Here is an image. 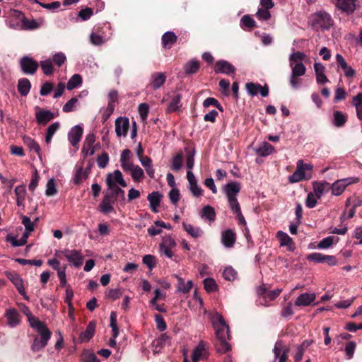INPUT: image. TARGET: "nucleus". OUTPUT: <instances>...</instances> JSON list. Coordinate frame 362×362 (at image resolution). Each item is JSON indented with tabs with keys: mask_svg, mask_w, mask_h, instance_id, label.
I'll return each instance as SVG.
<instances>
[{
	"mask_svg": "<svg viewBox=\"0 0 362 362\" xmlns=\"http://www.w3.org/2000/svg\"><path fill=\"white\" fill-rule=\"evenodd\" d=\"M30 325L40 334L39 337L35 338L32 346L34 351H38L45 346V325L38 318H30Z\"/></svg>",
	"mask_w": 362,
	"mask_h": 362,
	"instance_id": "1",
	"label": "nucleus"
},
{
	"mask_svg": "<svg viewBox=\"0 0 362 362\" xmlns=\"http://www.w3.org/2000/svg\"><path fill=\"white\" fill-rule=\"evenodd\" d=\"M310 22L315 29H329L332 25V19L330 15L322 11L313 14L310 18Z\"/></svg>",
	"mask_w": 362,
	"mask_h": 362,
	"instance_id": "2",
	"label": "nucleus"
},
{
	"mask_svg": "<svg viewBox=\"0 0 362 362\" xmlns=\"http://www.w3.org/2000/svg\"><path fill=\"white\" fill-rule=\"evenodd\" d=\"M240 189L241 184L237 181L230 182L224 186V192L230 208L240 205L237 197Z\"/></svg>",
	"mask_w": 362,
	"mask_h": 362,
	"instance_id": "3",
	"label": "nucleus"
},
{
	"mask_svg": "<svg viewBox=\"0 0 362 362\" xmlns=\"http://www.w3.org/2000/svg\"><path fill=\"white\" fill-rule=\"evenodd\" d=\"M227 337L226 333H224L223 329H217L216 331V339L214 340V346L217 352L223 354L230 350L231 346L227 341L230 339Z\"/></svg>",
	"mask_w": 362,
	"mask_h": 362,
	"instance_id": "4",
	"label": "nucleus"
},
{
	"mask_svg": "<svg viewBox=\"0 0 362 362\" xmlns=\"http://www.w3.org/2000/svg\"><path fill=\"white\" fill-rule=\"evenodd\" d=\"M359 181L358 177H347L335 181L329 188L332 194L335 196L341 195L345 188L351 184L357 183Z\"/></svg>",
	"mask_w": 362,
	"mask_h": 362,
	"instance_id": "5",
	"label": "nucleus"
},
{
	"mask_svg": "<svg viewBox=\"0 0 362 362\" xmlns=\"http://www.w3.org/2000/svg\"><path fill=\"white\" fill-rule=\"evenodd\" d=\"M176 246L175 240L170 235L163 236L162 241L159 245L160 251L163 252L167 257L172 258L174 253L172 249Z\"/></svg>",
	"mask_w": 362,
	"mask_h": 362,
	"instance_id": "6",
	"label": "nucleus"
},
{
	"mask_svg": "<svg viewBox=\"0 0 362 362\" xmlns=\"http://www.w3.org/2000/svg\"><path fill=\"white\" fill-rule=\"evenodd\" d=\"M214 71L216 74H223L228 76L235 74L236 68L226 60H218L214 65Z\"/></svg>",
	"mask_w": 362,
	"mask_h": 362,
	"instance_id": "7",
	"label": "nucleus"
},
{
	"mask_svg": "<svg viewBox=\"0 0 362 362\" xmlns=\"http://www.w3.org/2000/svg\"><path fill=\"white\" fill-rule=\"evenodd\" d=\"M106 184L110 189V192H107L106 194H109L112 199H115V202L117 197H121L123 200L124 199V191L115 184L111 173H109L107 176Z\"/></svg>",
	"mask_w": 362,
	"mask_h": 362,
	"instance_id": "8",
	"label": "nucleus"
},
{
	"mask_svg": "<svg viewBox=\"0 0 362 362\" xmlns=\"http://www.w3.org/2000/svg\"><path fill=\"white\" fill-rule=\"evenodd\" d=\"M20 66L23 72L26 74H33L38 68L37 62L28 56L21 58Z\"/></svg>",
	"mask_w": 362,
	"mask_h": 362,
	"instance_id": "9",
	"label": "nucleus"
},
{
	"mask_svg": "<svg viewBox=\"0 0 362 362\" xmlns=\"http://www.w3.org/2000/svg\"><path fill=\"white\" fill-rule=\"evenodd\" d=\"M129 129V120L126 117H119L115 120V133L118 137L127 135Z\"/></svg>",
	"mask_w": 362,
	"mask_h": 362,
	"instance_id": "10",
	"label": "nucleus"
},
{
	"mask_svg": "<svg viewBox=\"0 0 362 362\" xmlns=\"http://www.w3.org/2000/svg\"><path fill=\"white\" fill-rule=\"evenodd\" d=\"M83 134V129L81 125L73 127L68 133V139L74 147L78 148V143Z\"/></svg>",
	"mask_w": 362,
	"mask_h": 362,
	"instance_id": "11",
	"label": "nucleus"
},
{
	"mask_svg": "<svg viewBox=\"0 0 362 362\" xmlns=\"http://www.w3.org/2000/svg\"><path fill=\"white\" fill-rule=\"evenodd\" d=\"M115 199H112L109 194H105L103 200L99 204V210L104 214H107L115 211L113 204L115 203Z\"/></svg>",
	"mask_w": 362,
	"mask_h": 362,
	"instance_id": "12",
	"label": "nucleus"
},
{
	"mask_svg": "<svg viewBox=\"0 0 362 362\" xmlns=\"http://www.w3.org/2000/svg\"><path fill=\"white\" fill-rule=\"evenodd\" d=\"M337 8L346 14H351L356 9L355 0H336Z\"/></svg>",
	"mask_w": 362,
	"mask_h": 362,
	"instance_id": "13",
	"label": "nucleus"
},
{
	"mask_svg": "<svg viewBox=\"0 0 362 362\" xmlns=\"http://www.w3.org/2000/svg\"><path fill=\"white\" fill-rule=\"evenodd\" d=\"M96 324L94 321L89 322L84 332L80 333L78 342L83 343L88 341L94 335Z\"/></svg>",
	"mask_w": 362,
	"mask_h": 362,
	"instance_id": "14",
	"label": "nucleus"
},
{
	"mask_svg": "<svg viewBox=\"0 0 362 362\" xmlns=\"http://www.w3.org/2000/svg\"><path fill=\"white\" fill-rule=\"evenodd\" d=\"M236 241V233L232 229H227L221 234V243L226 247H233Z\"/></svg>",
	"mask_w": 362,
	"mask_h": 362,
	"instance_id": "15",
	"label": "nucleus"
},
{
	"mask_svg": "<svg viewBox=\"0 0 362 362\" xmlns=\"http://www.w3.org/2000/svg\"><path fill=\"white\" fill-rule=\"evenodd\" d=\"M89 175V170L84 169L83 165H76L75 167V173L73 182L75 185L81 184L83 180H86Z\"/></svg>",
	"mask_w": 362,
	"mask_h": 362,
	"instance_id": "16",
	"label": "nucleus"
},
{
	"mask_svg": "<svg viewBox=\"0 0 362 362\" xmlns=\"http://www.w3.org/2000/svg\"><path fill=\"white\" fill-rule=\"evenodd\" d=\"M162 45L164 49H170L177 40V36L174 32L168 31L162 35Z\"/></svg>",
	"mask_w": 362,
	"mask_h": 362,
	"instance_id": "17",
	"label": "nucleus"
},
{
	"mask_svg": "<svg viewBox=\"0 0 362 362\" xmlns=\"http://www.w3.org/2000/svg\"><path fill=\"white\" fill-rule=\"evenodd\" d=\"M313 168V165L312 164L304 163L303 160H298L295 171L300 175L305 180H308L311 178V173L306 174L305 170H312Z\"/></svg>",
	"mask_w": 362,
	"mask_h": 362,
	"instance_id": "18",
	"label": "nucleus"
},
{
	"mask_svg": "<svg viewBox=\"0 0 362 362\" xmlns=\"http://www.w3.org/2000/svg\"><path fill=\"white\" fill-rule=\"evenodd\" d=\"M182 95L180 93H175L170 97V102L169 103L166 112L171 113L178 111L182 106L181 104Z\"/></svg>",
	"mask_w": 362,
	"mask_h": 362,
	"instance_id": "19",
	"label": "nucleus"
},
{
	"mask_svg": "<svg viewBox=\"0 0 362 362\" xmlns=\"http://www.w3.org/2000/svg\"><path fill=\"white\" fill-rule=\"evenodd\" d=\"M162 194L159 192H153L148 194L147 199L150 202V208L154 213L158 212L157 208L160 206Z\"/></svg>",
	"mask_w": 362,
	"mask_h": 362,
	"instance_id": "20",
	"label": "nucleus"
},
{
	"mask_svg": "<svg viewBox=\"0 0 362 362\" xmlns=\"http://www.w3.org/2000/svg\"><path fill=\"white\" fill-rule=\"evenodd\" d=\"M315 300L314 293H304L300 294L296 300L295 305L296 306H308L310 305Z\"/></svg>",
	"mask_w": 362,
	"mask_h": 362,
	"instance_id": "21",
	"label": "nucleus"
},
{
	"mask_svg": "<svg viewBox=\"0 0 362 362\" xmlns=\"http://www.w3.org/2000/svg\"><path fill=\"white\" fill-rule=\"evenodd\" d=\"M336 59L338 65L344 71L345 76L350 78L355 75V71L348 66V64L341 54H337Z\"/></svg>",
	"mask_w": 362,
	"mask_h": 362,
	"instance_id": "22",
	"label": "nucleus"
},
{
	"mask_svg": "<svg viewBox=\"0 0 362 362\" xmlns=\"http://www.w3.org/2000/svg\"><path fill=\"white\" fill-rule=\"evenodd\" d=\"M151 78V85L154 90L160 88L166 81V76L162 72L153 73Z\"/></svg>",
	"mask_w": 362,
	"mask_h": 362,
	"instance_id": "23",
	"label": "nucleus"
},
{
	"mask_svg": "<svg viewBox=\"0 0 362 362\" xmlns=\"http://www.w3.org/2000/svg\"><path fill=\"white\" fill-rule=\"evenodd\" d=\"M65 257L67 260L72 262L74 266L79 267L82 264L83 257L79 251L72 250L66 252Z\"/></svg>",
	"mask_w": 362,
	"mask_h": 362,
	"instance_id": "24",
	"label": "nucleus"
},
{
	"mask_svg": "<svg viewBox=\"0 0 362 362\" xmlns=\"http://www.w3.org/2000/svg\"><path fill=\"white\" fill-rule=\"evenodd\" d=\"M313 190L317 199H320L325 192L329 191L330 184L326 181L313 182Z\"/></svg>",
	"mask_w": 362,
	"mask_h": 362,
	"instance_id": "25",
	"label": "nucleus"
},
{
	"mask_svg": "<svg viewBox=\"0 0 362 362\" xmlns=\"http://www.w3.org/2000/svg\"><path fill=\"white\" fill-rule=\"evenodd\" d=\"M173 276L177 280V291L182 293H188L192 288L193 282L192 281H187V282L185 283L184 279L177 274H174Z\"/></svg>",
	"mask_w": 362,
	"mask_h": 362,
	"instance_id": "26",
	"label": "nucleus"
},
{
	"mask_svg": "<svg viewBox=\"0 0 362 362\" xmlns=\"http://www.w3.org/2000/svg\"><path fill=\"white\" fill-rule=\"evenodd\" d=\"M183 153L179 151L171 160L170 169L175 172H178L181 170L183 165Z\"/></svg>",
	"mask_w": 362,
	"mask_h": 362,
	"instance_id": "27",
	"label": "nucleus"
},
{
	"mask_svg": "<svg viewBox=\"0 0 362 362\" xmlns=\"http://www.w3.org/2000/svg\"><path fill=\"white\" fill-rule=\"evenodd\" d=\"M274 151V147L268 142H263L262 144L255 150V153L262 157L271 155Z\"/></svg>",
	"mask_w": 362,
	"mask_h": 362,
	"instance_id": "28",
	"label": "nucleus"
},
{
	"mask_svg": "<svg viewBox=\"0 0 362 362\" xmlns=\"http://www.w3.org/2000/svg\"><path fill=\"white\" fill-rule=\"evenodd\" d=\"M6 316L8 320V325L11 327H16L20 322V316L18 312L14 309L7 310Z\"/></svg>",
	"mask_w": 362,
	"mask_h": 362,
	"instance_id": "29",
	"label": "nucleus"
},
{
	"mask_svg": "<svg viewBox=\"0 0 362 362\" xmlns=\"http://www.w3.org/2000/svg\"><path fill=\"white\" fill-rule=\"evenodd\" d=\"M199 67V62L196 59H192L185 64L184 71L187 75L194 74L198 71Z\"/></svg>",
	"mask_w": 362,
	"mask_h": 362,
	"instance_id": "30",
	"label": "nucleus"
},
{
	"mask_svg": "<svg viewBox=\"0 0 362 362\" xmlns=\"http://www.w3.org/2000/svg\"><path fill=\"white\" fill-rule=\"evenodd\" d=\"M216 320L218 322V325L216 324V322H214V326L216 329V331L217 329H223L224 333H226L228 338L229 339V326L226 324L224 318L221 315L217 314L216 315Z\"/></svg>",
	"mask_w": 362,
	"mask_h": 362,
	"instance_id": "31",
	"label": "nucleus"
},
{
	"mask_svg": "<svg viewBox=\"0 0 362 362\" xmlns=\"http://www.w3.org/2000/svg\"><path fill=\"white\" fill-rule=\"evenodd\" d=\"M30 87L31 85L28 79L21 78L18 81V90L21 95H27L30 90Z\"/></svg>",
	"mask_w": 362,
	"mask_h": 362,
	"instance_id": "32",
	"label": "nucleus"
},
{
	"mask_svg": "<svg viewBox=\"0 0 362 362\" xmlns=\"http://www.w3.org/2000/svg\"><path fill=\"white\" fill-rule=\"evenodd\" d=\"M24 142L28 146L30 150L31 151H34L37 155L38 158L42 160L40 147L39 144L30 137L24 138Z\"/></svg>",
	"mask_w": 362,
	"mask_h": 362,
	"instance_id": "33",
	"label": "nucleus"
},
{
	"mask_svg": "<svg viewBox=\"0 0 362 362\" xmlns=\"http://www.w3.org/2000/svg\"><path fill=\"white\" fill-rule=\"evenodd\" d=\"M276 237L280 241V245L281 246H288L289 248H291V245H293V241L291 238L289 237V235L283 232V231H278L276 234Z\"/></svg>",
	"mask_w": 362,
	"mask_h": 362,
	"instance_id": "34",
	"label": "nucleus"
},
{
	"mask_svg": "<svg viewBox=\"0 0 362 362\" xmlns=\"http://www.w3.org/2000/svg\"><path fill=\"white\" fill-rule=\"evenodd\" d=\"M354 105L356 110V115L362 121V93H359L353 98Z\"/></svg>",
	"mask_w": 362,
	"mask_h": 362,
	"instance_id": "35",
	"label": "nucleus"
},
{
	"mask_svg": "<svg viewBox=\"0 0 362 362\" xmlns=\"http://www.w3.org/2000/svg\"><path fill=\"white\" fill-rule=\"evenodd\" d=\"M82 77L81 75L79 74H74L71 78L69 80L68 83H67V85H66V88L68 90H73L76 88H77L78 86H81V84L82 83Z\"/></svg>",
	"mask_w": 362,
	"mask_h": 362,
	"instance_id": "36",
	"label": "nucleus"
},
{
	"mask_svg": "<svg viewBox=\"0 0 362 362\" xmlns=\"http://www.w3.org/2000/svg\"><path fill=\"white\" fill-rule=\"evenodd\" d=\"M347 118L345 115H344L340 111H334V120L333 124L337 127H343L346 122Z\"/></svg>",
	"mask_w": 362,
	"mask_h": 362,
	"instance_id": "37",
	"label": "nucleus"
},
{
	"mask_svg": "<svg viewBox=\"0 0 362 362\" xmlns=\"http://www.w3.org/2000/svg\"><path fill=\"white\" fill-rule=\"evenodd\" d=\"M202 217L206 218L209 221H214L216 219V212L214 209L209 205L205 206L202 209Z\"/></svg>",
	"mask_w": 362,
	"mask_h": 362,
	"instance_id": "38",
	"label": "nucleus"
},
{
	"mask_svg": "<svg viewBox=\"0 0 362 362\" xmlns=\"http://www.w3.org/2000/svg\"><path fill=\"white\" fill-rule=\"evenodd\" d=\"M182 226L185 230L187 231L193 238H197L199 237L202 233V230L199 228H194V226L191 224L183 223Z\"/></svg>",
	"mask_w": 362,
	"mask_h": 362,
	"instance_id": "39",
	"label": "nucleus"
},
{
	"mask_svg": "<svg viewBox=\"0 0 362 362\" xmlns=\"http://www.w3.org/2000/svg\"><path fill=\"white\" fill-rule=\"evenodd\" d=\"M204 351L203 343L200 342L193 351L192 356V362H198L202 358Z\"/></svg>",
	"mask_w": 362,
	"mask_h": 362,
	"instance_id": "40",
	"label": "nucleus"
},
{
	"mask_svg": "<svg viewBox=\"0 0 362 362\" xmlns=\"http://www.w3.org/2000/svg\"><path fill=\"white\" fill-rule=\"evenodd\" d=\"M233 214L236 215V218L239 225L246 226V221L241 212L240 205H238L230 208Z\"/></svg>",
	"mask_w": 362,
	"mask_h": 362,
	"instance_id": "41",
	"label": "nucleus"
},
{
	"mask_svg": "<svg viewBox=\"0 0 362 362\" xmlns=\"http://www.w3.org/2000/svg\"><path fill=\"white\" fill-rule=\"evenodd\" d=\"M204 289L208 292L216 291L218 288V285L216 281L212 278H206L204 280Z\"/></svg>",
	"mask_w": 362,
	"mask_h": 362,
	"instance_id": "42",
	"label": "nucleus"
},
{
	"mask_svg": "<svg viewBox=\"0 0 362 362\" xmlns=\"http://www.w3.org/2000/svg\"><path fill=\"white\" fill-rule=\"evenodd\" d=\"M292 67V76L299 77L303 76L305 73L306 68L302 62L297 63L294 66Z\"/></svg>",
	"mask_w": 362,
	"mask_h": 362,
	"instance_id": "43",
	"label": "nucleus"
},
{
	"mask_svg": "<svg viewBox=\"0 0 362 362\" xmlns=\"http://www.w3.org/2000/svg\"><path fill=\"white\" fill-rule=\"evenodd\" d=\"M130 172L134 182H139L144 177V170L139 165H135Z\"/></svg>",
	"mask_w": 362,
	"mask_h": 362,
	"instance_id": "44",
	"label": "nucleus"
},
{
	"mask_svg": "<svg viewBox=\"0 0 362 362\" xmlns=\"http://www.w3.org/2000/svg\"><path fill=\"white\" fill-rule=\"evenodd\" d=\"M203 106L204 107H208L209 106H214L221 112L223 111V108L222 105L220 104V103L218 101V100H216L214 98L209 97L206 99H205L203 103Z\"/></svg>",
	"mask_w": 362,
	"mask_h": 362,
	"instance_id": "45",
	"label": "nucleus"
},
{
	"mask_svg": "<svg viewBox=\"0 0 362 362\" xmlns=\"http://www.w3.org/2000/svg\"><path fill=\"white\" fill-rule=\"evenodd\" d=\"M261 88V85L259 83H255L252 82L247 83L245 84V88L248 94L251 96L257 95Z\"/></svg>",
	"mask_w": 362,
	"mask_h": 362,
	"instance_id": "46",
	"label": "nucleus"
},
{
	"mask_svg": "<svg viewBox=\"0 0 362 362\" xmlns=\"http://www.w3.org/2000/svg\"><path fill=\"white\" fill-rule=\"evenodd\" d=\"M15 193L16 195L17 205H23L25 194L24 187L23 186H17L15 188Z\"/></svg>",
	"mask_w": 362,
	"mask_h": 362,
	"instance_id": "47",
	"label": "nucleus"
},
{
	"mask_svg": "<svg viewBox=\"0 0 362 362\" xmlns=\"http://www.w3.org/2000/svg\"><path fill=\"white\" fill-rule=\"evenodd\" d=\"M185 151L187 152L186 165L189 170H191L194 167L195 151L194 149L189 150L188 148H185Z\"/></svg>",
	"mask_w": 362,
	"mask_h": 362,
	"instance_id": "48",
	"label": "nucleus"
},
{
	"mask_svg": "<svg viewBox=\"0 0 362 362\" xmlns=\"http://www.w3.org/2000/svg\"><path fill=\"white\" fill-rule=\"evenodd\" d=\"M325 255L324 254L320 253V252H313L311 254H309L306 259L310 261L315 263H324L325 260Z\"/></svg>",
	"mask_w": 362,
	"mask_h": 362,
	"instance_id": "49",
	"label": "nucleus"
},
{
	"mask_svg": "<svg viewBox=\"0 0 362 362\" xmlns=\"http://www.w3.org/2000/svg\"><path fill=\"white\" fill-rule=\"evenodd\" d=\"M188 189L195 197H199L203 195L204 191L202 187L198 185L197 181L189 184Z\"/></svg>",
	"mask_w": 362,
	"mask_h": 362,
	"instance_id": "50",
	"label": "nucleus"
},
{
	"mask_svg": "<svg viewBox=\"0 0 362 362\" xmlns=\"http://www.w3.org/2000/svg\"><path fill=\"white\" fill-rule=\"evenodd\" d=\"M356 348V344L355 341H351L346 344L345 352L348 359H351L354 357V354Z\"/></svg>",
	"mask_w": 362,
	"mask_h": 362,
	"instance_id": "51",
	"label": "nucleus"
},
{
	"mask_svg": "<svg viewBox=\"0 0 362 362\" xmlns=\"http://www.w3.org/2000/svg\"><path fill=\"white\" fill-rule=\"evenodd\" d=\"M112 180L114 181L115 184L118 183L122 187H127V183L123 178V175L119 170H115L113 175L112 174Z\"/></svg>",
	"mask_w": 362,
	"mask_h": 362,
	"instance_id": "52",
	"label": "nucleus"
},
{
	"mask_svg": "<svg viewBox=\"0 0 362 362\" xmlns=\"http://www.w3.org/2000/svg\"><path fill=\"white\" fill-rule=\"evenodd\" d=\"M57 189L56 187L55 180L51 178L47 182V196H54L57 194Z\"/></svg>",
	"mask_w": 362,
	"mask_h": 362,
	"instance_id": "53",
	"label": "nucleus"
},
{
	"mask_svg": "<svg viewBox=\"0 0 362 362\" xmlns=\"http://www.w3.org/2000/svg\"><path fill=\"white\" fill-rule=\"evenodd\" d=\"M241 23L243 26L247 27L250 29H252L257 27L256 22L249 15H245L241 18Z\"/></svg>",
	"mask_w": 362,
	"mask_h": 362,
	"instance_id": "54",
	"label": "nucleus"
},
{
	"mask_svg": "<svg viewBox=\"0 0 362 362\" xmlns=\"http://www.w3.org/2000/svg\"><path fill=\"white\" fill-rule=\"evenodd\" d=\"M236 275V271L231 267H226L223 272V277L227 281H233Z\"/></svg>",
	"mask_w": 362,
	"mask_h": 362,
	"instance_id": "55",
	"label": "nucleus"
},
{
	"mask_svg": "<svg viewBox=\"0 0 362 362\" xmlns=\"http://www.w3.org/2000/svg\"><path fill=\"white\" fill-rule=\"evenodd\" d=\"M156 257L151 255H146L143 257L142 262L150 270L156 267Z\"/></svg>",
	"mask_w": 362,
	"mask_h": 362,
	"instance_id": "56",
	"label": "nucleus"
},
{
	"mask_svg": "<svg viewBox=\"0 0 362 362\" xmlns=\"http://www.w3.org/2000/svg\"><path fill=\"white\" fill-rule=\"evenodd\" d=\"M334 243V237L328 236L320 240L317 245L318 249H327L332 246Z\"/></svg>",
	"mask_w": 362,
	"mask_h": 362,
	"instance_id": "57",
	"label": "nucleus"
},
{
	"mask_svg": "<svg viewBox=\"0 0 362 362\" xmlns=\"http://www.w3.org/2000/svg\"><path fill=\"white\" fill-rule=\"evenodd\" d=\"M82 360L84 362H100L95 354L88 351H86L82 354Z\"/></svg>",
	"mask_w": 362,
	"mask_h": 362,
	"instance_id": "58",
	"label": "nucleus"
},
{
	"mask_svg": "<svg viewBox=\"0 0 362 362\" xmlns=\"http://www.w3.org/2000/svg\"><path fill=\"white\" fill-rule=\"evenodd\" d=\"M256 17L260 21H267L271 18L269 10L260 8L256 13Z\"/></svg>",
	"mask_w": 362,
	"mask_h": 362,
	"instance_id": "59",
	"label": "nucleus"
},
{
	"mask_svg": "<svg viewBox=\"0 0 362 362\" xmlns=\"http://www.w3.org/2000/svg\"><path fill=\"white\" fill-rule=\"evenodd\" d=\"M35 110L37 123L41 125H45V110L40 109L38 106H36Z\"/></svg>",
	"mask_w": 362,
	"mask_h": 362,
	"instance_id": "60",
	"label": "nucleus"
},
{
	"mask_svg": "<svg viewBox=\"0 0 362 362\" xmlns=\"http://www.w3.org/2000/svg\"><path fill=\"white\" fill-rule=\"evenodd\" d=\"M51 60L59 67L66 61V57L63 52H58L53 56Z\"/></svg>",
	"mask_w": 362,
	"mask_h": 362,
	"instance_id": "61",
	"label": "nucleus"
},
{
	"mask_svg": "<svg viewBox=\"0 0 362 362\" xmlns=\"http://www.w3.org/2000/svg\"><path fill=\"white\" fill-rule=\"evenodd\" d=\"M286 346L283 344V341L281 340H279L276 342L273 352L274 354L275 359L279 358L281 354L284 352V348H285Z\"/></svg>",
	"mask_w": 362,
	"mask_h": 362,
	"instance_id": "62",
	"label": "nucleus"
},
{
	"mask_svg": "<svg viewBox=\"0 0 362 362\" xmlns=\"http://www.w3.org/2000/svg\"><path fill=\"white\" fill-rule=\"evenodd\" d=\"M170 202L174 205L177 204L180 199V191L177 188H173L168 193Z\"/></svg>",
	"mask_w": 362,
	"mask_h": 362,
	"instance_id": "63",
	"label": "nucleus"
},
{
	"mask_svg": "<svg viewBox=\"0 0 362 362\" xmlns=\"http://www.w3.org/2000/svg\"><path fill=\"white\" fill-rule=\"evenodd\" d=\"M154 317L156 322V328L160 332L165 330L167 325L163 317L159 314H156Z\"/></svg>",
	"mask_w": 362,
	"mask_h": 362,
	"instance_id": "64",
	"label": "nucleus"
}]
</instances>
